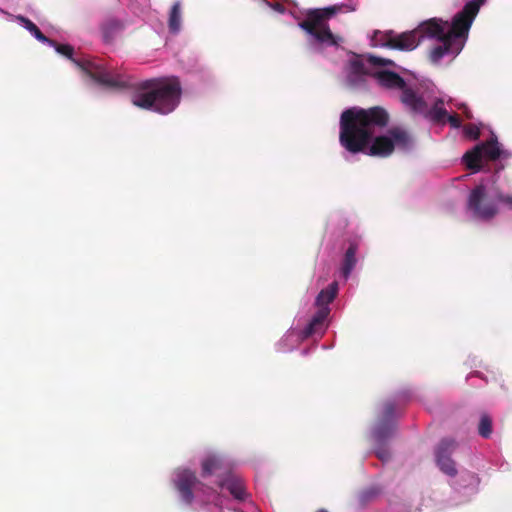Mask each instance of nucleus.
Segmentation results:
<instances>
[{
	"instance_id": "1",
	"label": "nucleus",
	"mask_w": 512,
	"mask_h": 512,
	"mask_svg": "<svg viewBox=\"0 0 512 512\" xmlns=\"http://www.w3.org/2000/svg\"><path fill=\"white\" fill-rule=\"evenodd\" d=\"M389 121V113L381 106L346 109L340 117V144L350 153L368 148V155L381 158L390 156L396 147L409 150L413 138L404 128L393 127L387 134L374 137L376 132L388 126Z\"/></svg>"
},
{
	"instance_id": "2",
	"label": "nucleus",
	"mask_w": 512,
	"mask_h": 512,
	"mask_svg": "<svg viewBox=\"0 0 512 512\" xmlns=\"http://www.w3.org/2000/svg\"><path fill=\"white\" fill-rule=\"evenodd\" d=\"M181 96L182 86L178 77H158L140 82L131 101L136 107L165 115L177 108Z\"/></svg>"
},
{
	"instance_id": "3",
	"label": "nucleus",
	"mask_w": 512,
	"mask_h": 512,
	"mask_svg": "<svg viewBox=\"0 0 512 512\" xmlns=\"http://www.w3.org/2000/svg\"><path fill=\"white\" fill-rule=\"evenodd\" d=\"M51 46L54 47L59 54L70 59L81 71L102 86L124 89L131 85L130 77L125 73L109 69L103 64L90 59L73 58L74 48L69 44H58L54 41V45Z\"/></svg>"
},
{
	"instance_id": "4",
	"label": "nucleus",
	"mask_w": 512,
	"mask_h": 512,
	"mask_svg": "<svg viewBox=\"0 0 512 512\" xmlns=\"http://www.w3.org/2000/svg\"><path fill=\"white\" fill-rule=\"evenodd\" d=\"M342 7L343 5H334L326 8L309 9L306 12L305 19L299 22L298 26L314 37L317 42L328 46H336L338 45V39L330 30L328 20L341 11Z\"/></svg>"
},
{
	"instance_id": "5",
	"label": "nucleus",
	"mask_w": 512,
	"mask_h": 512,
	"mask_svg": "<svg viewBox=\"0 0 512 512\" xmlns=\"http://www.w3.org/2000/svg\"><path fill=\"white\" fill-rule=\"evenodd\" d=\"M419 31H422L425 37L439 41L429 54L430 61L433 63H438L445 55L455 56L463 48V43H456L445 35V27L438 22V19L434 18L421 23Z\"/></svg>"
},
{
	"instance_id": "6",
	"label": "nucleus",
	"mask_w": 512,
	"mask_h": 512,
	"mask_svg": "<svg viewBox=\"0 0 512 512\" xmlns=\"http://www.w3.org/2000/svg\"><path fill=\"white\" fill-rule=\"evenodd\" d=\"M483 2L484 0H471L466 3L463 9L454 16L449 28L448 22L438 20L445 27V35L456 43L464 44L463 39L467 37L472 22Z\"/></svg>"
},
{
	"instance_id": "7",
	"label": "nucleus",
	"mask_w": 512,
	"mask_h": 512,
	"mask_svg": "<svg viewBox=\"0 0 512 512\" xmlns=\"http://www.w3.org/2000/svg\"><path fill=\"white\" fill-rule=\"evenodd\" d=\"M402 103L413 113L423 115L436 124L446 122L447 110L444 108V100L437 98L431 108L422 96L415 93L414 90H405L401 96Z\"/></svg>"
},
{
	"instance_id": "8",
	"label": "nucleus",
	"mask_w": 512,
	"mask_h": 512,
	"mask_svg": "<svg viewBox=\"0 0 512 512\" xmlns=\"http://www.w3.org/2000/svg\"><path fill=\"white\" fill-rule=\"evenodd\" d=\"M498 203L495 193L490 194L485 185L479 184L471 190L467 208L476 218L491 220L499 213Z\"/></svg>"
},
{
	"instance_id": "9",
	"label": "nucleus",
	"mask_w": 512,
	"mask_h": 512,
	"mask_svg": "<svg viewBox=\"0 0 512 512\" xmlns=\"http://www.w3.org/2000/svg\"><path fill=\"white\" fill-rule=\"evenodd\" d=\"M456 446L455 440L445 438L441 440L436 450L437 465L442 472L449 476H455L457 474L455 462L450 457Z\"/></svg>"
},
{
	"instance_id": "10",
	"label": "nucleus",
	"mask_w": 512,
	"mask_h": 512,
	"mask_svg": "<svg viewBox=\"0 0 512 512\" xmlns=\"http://www.w3.org/2000/svg\"><path fill=\"white\" fill-rule=\"evenodd\" d=\"M199 483L196 475L189 469H182L176 472L174 479L175 487L186 504H191L194 499L193 489Z\"/></svg>"
},
{
	"instance_id": "11",
	"label": "nucleus",
	"mask_w": 512,
	"mask_h": 512,
	"mask_svg": "<svg viewBox=\"0 0 512 512\" xmlns=\"http://www.w3.org/2000/svg\"><path fill=\"white\" fill-rule=\"evenodd\" d=\"M422 38H425V35L422 31H419L418 27L413 31L404 32L396 36L387 34L383 45L392 49L413 50L419 45Z\"/></svg>"
},
{
	"instance_id": "12",
	"label": "nucleus",
	"mask_w": 512,
	"mask_h": 512,
	"mask_svg": "<svg viewBox=\"0 0 512 512\" xmlns=\"http://www.w3.org/2000/svg\"><path fill=\"white\" fill-rule=\"evenodd\" d=\"M202 476H216L218 480H224L231 473V465L223 457L212 454L202 461Z\"/></svg>"
},
{
	"instance_id": "13",
	"label": "nucleus",
	"mask_w": 512,
	"mask_h": 512,
	"mask_svg": "<svg viewBox=\"0 0 512 512\" xmlns=\"http://www.w3.org/2000/svg\"><path fill=\"white\" fill-rule=\"evenodd\" d=\"M394 415L395 405L392 402L385 403L383 417L374 430V437L377 442H384L386 439L392 436L395 429V425L392 422Z\"/></svg>"
},
{
	"instance_id": "14",
	"label": "nucleus",
	"mask_w": 512,
	"mask_h": 512,
	"mask_svg": "<svg viewBox=\"0 0 512 512\" xmlns=\"http://www.w3.org/2000/svg\"><path fill=\"white\" fill-rule=\"evenodd\" d=\"M380 85L386 88H398L404 93L405 90H413L406 85L405 80L397 73L392 71H380L374 75ZM403 94H401L402 96Z\"/></svg>"
},
{
	"instance_id": "15",
	"label": "nucleus",
	"mask_w": 512,
	"mask_h": 512,
	"mask_svg": "<svg viewBox=\"0 0 512 512\" xmlns=\"http://www.w3.org/2000/svg\"><path fill=\"white\" fill-rule=\"evenodd\" d=\"M217 485L221 488H226L237 500H245L247 497L243 481L233 474H230L224 480H217Z\"/></svg>"
},
{
	"instance_id": "16",
	"label": "nucleus",
	"mask_w": 512,
	"mask_h": 512,
	"mask_svg": "<svg viewBox=\"0 0 512 512\" xmlns=\"http://www.w3.org/2000/svg\"><path fill=\"white\" fill-rule=\"evenodd\" d=\"M330 313L329 307L318 309L315 315L312 317L308 325L304 328L302 334L305 338H308L316 333L323 331L324 321Z\"/></svg>"
},
{
	"instance_id": "17",
	"label": "nucleus",
	"mask_w": 512,
	"mask_h": 512,
	"mask_svg": "<svg viewBox=\"0 0 512 512\" xmlns=\"http://www.w3.org/2000/svg\"><path fill=\"white\" fill-rule=\"evenodd\" d=\"M338 294V283L333 281L325 289H322L316 297L315 304L318 309L329 307L328 305L336 298Z\"/></svg>"
},
{
	"instance_id": "18",
	"label": "nucleus",
	"mask_w": 512,
	"mask_h": 512,
	"mask_svg": "<svg viewBox=\"0 0 512 512\" xmlns=\"http://www.w3.org/2000/svg\"><path fill=\"white\" fill-rule=\"evenodd\" d=\"M358 250V246L356 243H351L348 247V249L345 252L342 266H341V273L343 277L348 278L352 270L354 269L357 259H356V253Z\"/></svg>"
},
{
	"instance_id": "19",
	"label": "nucleus",
	"mask_w": 512,
	"mask_h": 512,
	"mask_svg": "<svg viewBox=\"0 0 512 512\" xmlns=\"http://www.w3.org/2000/svg\"><path fill=\"white\" fill-rule=\"evenodd\" d=\"M181 1H176L173 3L168 17V28L172 34H177L181 30Z\"/></svg>"
},
{
	"instance_id": "20",
	"label": "nucleus",
	"mask_w": 512,
	"mask_h": 512,
	"mask_svg": "<svg viewBox=\"0 0 512 512\" xmlns=\"http://www.w3.org/2000/svg\"><path fill=\"white\" fill-rule=\"evenodd\" d=\"M482 159L483 155L481 154L480 147L478 146H475L463 156V161L466 167L473 172H479L482 169Z\"/></svg>"
},
{
	"instance_id": "21",
	"label": "nucleus",
	"mask_w": 512,
	"mask_h": 512,
	"mask_svg": "<svg viewBox=\"0 0 512 512\" xmlns=\"http://www.w3.org/2000/svg\"><path fill=\"white\" fill-rule=\"evenodd\" d=\"M16 20L23 25L24 28H26L37 40H39L42 43H47L49 45H54V40H51L47 38L41 30L37 27L35 23H33L30 19L18 15L16 16Z\"/></svg>"
},
{
	"instance_id": "22",
	"label": "nucleus",
	"mask_w": 512,
	"mask_h": 512,
	"mask_svg": "<svg viewBox=\"0 0 512 512\" xmlns=\"http://www.w3.org/2000/svg\"><path fill=\"white\" fill-rule=\"evenodd\" d=\"M477 146L480 147V152L483 155V158H486L487 160L494 161L500 157L501 150L497 140L495 139H491Z\"/></svg>"
},
{
	"instance_id": "23",
	"label": "nucleus",
	"mask_w": 512,
	"mask_h": 512,
	"mask_svg": "<svg viewBox=\"0 0 512 512\" xmlns=\"http://www.w3.org/2000/svg\"><path fill=\"white\" fill-rule=\"evenodd\" d=\"M492 432H493L492 418L487 413H482L480 416L479 424H478V434L482 438L488 439L491 437Z\"/></svg>"
},
{
	"instance_id": "24",
	"label": "nucleus",
	"mask_w": 512,
	"mask_h": 512,
	"mask_svg": "<svg viewBox=\"0 0 512 512\" xmlns=\"http://www.w3.org/2000/svg\"><path fill=\"white\" fill-rule=\"evenodd\" d=\"M367 61L369 64L374 65V66H393L394 65L392 60L377 57L374 55H370L367 58Z\"/></svg>"
},
{
	"instance_id": "25",
	"label": "nucleus",
	"mask_w": 512,
	"mask_h": 512,
	"mask_svg": "<svg viewBox=\"0 0 512 512\" xmlns=\"http://www.w3.org/2000/svg\"><path fill=\"white\" fill-rule=\"evenodd\" d=\"M495 199L503 204L507 209L512 210V195L504 194L500 191L495 192Z\"/></svg>"
},
{
	"instance_id": "26",
	"label": "nucleus",
	"mask_w": 512,
	"mask_h": 512,
	"mask_svg": "<svg viewBox=\"0 0 512 512\" xmlns=\"http://www.w3.org/2000/svg\"><path fill=\"white\" fill-rule=\"evenodd\" d=\"M352 71L358 75H367L369 72L361 60H354L351 63Z\"/></svg>"
},
{
	"instance_id": "27",
	"label": "nucleus",
	"mask_w": 512,
	"mask_h": 512,
	"mask_svg": "<svg viewBox=\"0 0 512 512\" xmlns=\"http://www.w3.org/2000/svg\"><path fill=\"white\" fill-rule=\"evenodd\" d=\"M465 134L472 138V139H478L480 136V129L474 125V124H468L464 128Z\"/></svg>"
},
{
	"instance_id": "28",
	"label": "nucleus",
	"mask_w": 512,
	"mask_h": 512,
	"mask_svg": "<svg viewBox=\"0 0 512 512\" xmlns=\"http://www.w3.org/2000/svg\"><path fill=\"white\" fill-rule=\"evenodd\" d=\"M376 456L383 462L388 461L391 457L389 450L385 447H381L375 451Z\"/></svg>"
},
{
	"instance_id": "29",
	"label": "nucleus",
	"mask_w": 512,
	"mask_h": 512,
	"mask_svg": "<svg viewBox=\"0 0 512 512\" xmlns=\"http://www.w3.org/2000/svg\"><path fill=\"white\" fill-rule=\"evenodd\" d=\"M446 121H448L453 128H459L461 126V120L457 114H447Z\"/></svg>"
},
{
	"instance_id": "30",
	"label": "nucleus",
	"mask_w": 512,
	"mask_h": 512,
	"mask_svg": "<svg viewBox=\"0 0 512 512\" xmlns=\"http://www.w3.org/2000/svg\"><path fill=\"white\" fill-rule=\"evenodd\" d=\"M459 109L463 110V113L465 114V116L467 118H469V119L472 118V114H471V112L469 111V109H468V107L466 105L462 104L461 106H459Z\"/></svg>"
},
{
	"instance_id": "31",
	"label": "nucleus",
	"mask_w": 512,
	"mask_h": 512,
	"mask_svg": "<svg viewBox=\"0 0 512 512\" xmlns=\"http://www.w3.org/2000/svg\"><path fill=\"white\" fill-rule=\"evenodd\" d=\"M351 11H354L355 10V7L354 6H347Z\"/></svg>"
},
{
	"instance_id": "32",
	"label": "nucleus",
	"mask_w": 512,
	"mask_h": 512,
	"mask_svg": "<svg viewBox=\"0 0 512 512\" xmlns=\"http://www.w3.org/2000/svg\"><path fill=\"white\" fill-rule=\"evenodd\" d=\"M316 512H328V511H327V510H325V509H320V510H318V511H316Z\"/></svg>"
}]
</instances>
